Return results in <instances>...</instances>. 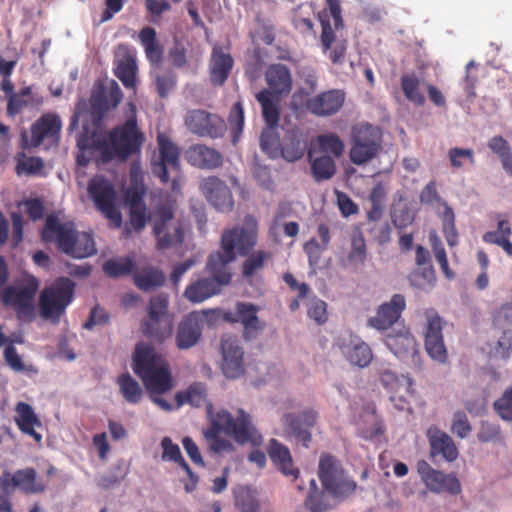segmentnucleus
Here are the masks:
<instances>
[{
    "label": "nucleus",
    "instance_id": "nucleus-1",
    "mask_svg": "<svg viewBox=\"0 0 512 512\" xmlns=\"http://www.w3.org/2000/svg\"><path fill=\"white\" fill-rule=\"evenodd\" d=\"M258 224L254 216L244 218L243 227L226 230L221 237V250L211 253L206 263L210 277L192 281L184 290V297L191 303H202L220 293L224 285L231 282L229 264L236 259V253L246 255L257 243Z\"/></svg>",
    "mask_w": 512,
    "mask_h": 512
},
{
    "label": "nucleus",
    "instance_id": "nucleus-2",
    "mask_svg": "<svg viewBox=\"0 0 512 512\" xmlns=\"http://www.w3.org/2000/svg\"><path fill=\"white\" fill-rule=\"evenodd\" d=\"M132 369L149 394H165L174 387L168 361L149 344L136 345Z\"/></svg>",
    "mask_w": 512,
    "mask_h": 512
},
{
    "label": "nucleus",
    "instance_id": "nucleus-3",
    "mask_svg": "<svg viewBox=\"0 0 512 512\" xmlns=\"http://www.w3.org/2000/svg\"><path fill=\"white\" fill-rule=\"evenodd\" d=\"M254 428L251 417L244 410L239 409L236 418L227 410L218 411L211 419L210 427L204 432L209 443V449L214 453L233 450V445L227 439L219 436L220 432L232 436L240 444L253 439Z\"/></svg>",
    "mask_w": 512,
    "mask_h": 512
},
{
    "label": "nucleus",
    "instance_id": "nucleus-4",
    "mask_svg": "<svg viewBox=\"0 0 512 512\" xmlns=\"http://www.w3.org/2000/svg\"><path fill=\"white\" fill-rule=\"evenodd\" d=\"M130 106L132 114L126 121L114 127L109 132L107 138L101 135L102 147L104 148V163H108L113 159L126 161L141 151L145 142V135L138 126L135 106L133 104H130Z\"/></svg>",
    "mask_w": 512,
    "mask_h": 512
},
{
    "label": "nucleus",
    "instance_id": "nucleus-5",
    "mask_svg": "<svg viewBox=\"0 0 512 512\" xmlns=\"http://www.w3.org/2000/svg\"><path fill=\"white\" fill-rule=\"evenodd\" d=\"M75 284L67 277H60L44 288L39 297L41 317L56 324L72 302Z\"/></svg>",
    "mask_w": 512,
    "mask_h": 512
},
{
    "label": "nucleus",
    "instance_id": "nucleus-6",
    "mask_svg": "<svg viewBox=\"0 0 512 512\" xmlns=\"http://www.w3.org/2000/svg\"><path fill=\"white\" fill-rule=\"evenodd\" d=\"M174 213L175 209L171 203L160 204L153 212V232L158 250L181 245L184 240L183 225L179 219L175 218Z\"/></svg>",
    "mask_w": 512,
    "mask_h": 512
},
{
    "label": "nucleus",
    "instance_id": "nucleus-7",
    "mask_svg": "<svg viewBox=\"0 0 512 512\" xmlns=\"http://www.w3.org/2000/svg\"><path fill=\"white\" fill-rule=\"evenodd\" d=\"M87 191L96 208L109 220L110 225L120 228L122 215L116 204L117 193L113 183L102 175H96L89 180Z\"/></svg>",
    "mask_w": 512,
    "mask_h": 512
},
{
    "label": "nucleus",
    "instance_id": "nucleus-8",
    "mask_svg": "<svg viewBox=\"0 0 512 512\" xmlns=\"http://www.w3.org/2000/svg\"><path fill=\"white\" fill-rule=\"evenodd\" d=\"M318 476L324 489L335 497H348L357 488L356 482L345 475L340 461L330 454L321 455Z\"/></svg>",
    "mask_w": 512,
    "mask_h": 512
},
{
    "label": "nucleus",
    "instance_id": "nucleus-9",
    "mask_svg": "<svg viewBox=\"0 0 512 512\" xmlns=\"http://www.w3.org/2000/svg\"><path fill=\"white\" fill-rule=\"evenodd\" d=\"M168 297L160 294L151 297L147 317L141 323L142 333L157 341H164L172 334L173 324L168 314Z\"/></svg>",
    "mask_w": 512,
    "mask_h": 512
},
{
    "label": "nucleus",
    "instance_id": "nucleus-10",
    "mask_svg": "<svg viewBox=\"0 0 512 512\" xmlns=\"http://www.w3.org/2000/svg\"><path fill=\"white\" fill-rule=\"evenodd\" d=\"M123 99V93L115 80L108 83L97 81L90 96V116L93 128L102 130L106 114L115 109Z\"/></svg>",
    "mask_w": 512,
    "mask_h": 512
},
{
    "label": "nucleus",
    "instance_id": "nucleus-11",
    "mask_svg": "<svg viewBox=\"0 0 512 512\" xmlns=\"http://www.w3.org/2000/svg\"><path fill=\"white\" fill-rule=\"evenodd\" d=\"M39 287L38 280L30 277L24 287L8 286L1 291L0 298L4 306L12 307L19 320H31L34 315V296Z\"/></svg>",
    "mask_w": 512,
    "mask_h": 512
},
{
    "label": "nucleus",
    "instance_id": "nucleus-12",
    "mask_svg": "<svg viewBox=\"0 0 512 512\" xmlns=\"http://www.w3.org/2000/svg\"><path fill=\"white\" fill-rule=\"evenodd\" d=\"M184 123L192 134L211 139L223 137L227 130L223 118L202 109L189 110L185 115Z\"/></svg>",
    "mask_w": 512,
    "mask_h": 512
},
{
    "label": "nucleus",
    "instance_id": "nucleus-13",
    "mask_svg": "<svg viewBox=\"0 0 512 512\" xmlns=\"http://www.w3.org/2000/svg\"><path fill=\"white\" fill-rule=\"evenodd\" d=\"M416 469L421 481L430 492L436 494L447 493L453 496L461 493V483L454 474L437 470L426 460H419Z\"/></svg>",
    "mask_w": 512,
    "mask_h": 512
},
{
    "label": "nucleus",
    "instance_id": "nucleus-14",
    "mask_svg": "<svg viewBox=\"0 0 512 512\" xmlns=\"http://www.w3.org/2000/svg\"><path fill=\"white\" fill-rule=\"evenodd\" d=\"M78 233L73 222L61 223L57 216L49 215L45 220L41 237L45 242H54L59 251L69 255Z\"/></svg>",
    "mask_w": 512,
    "mask_h": 512
},
{
    "label": "nucleus",
    "instance_id": "nucleus-15",
    "mask_svg": "<svg viewBox=\"0 0 512 512\" xmlns=\"http://www.w3.org/2000/svg\"><path fill=\"white\" fill-rule=\"evenodd\" d=\"M18 488L25 494H39L46 490V484L38 479L34 468L19 469L14 473L4 471L0 476V490H9L13 493Z\"/></svg>",
    "mask_w": 512,
    "mask_h": 512
},
{
    "label": "nucleus",
    "instance_id": "nucleus-16",
    "mask_svg": "<svg viewBox=\"0 0 512 512\" xmlns=\"http://www.w3.org/2000/svg\"><path fill=\"white\" fill-rule=\"evenodd\" d=\"M61 128L62 121L57 114H43L31 125V137L29 141L25 140V147L36 148L44 141L49 142L51 145H58Z\"/></svg>",
    "mask_w": 512,
    "mask_h": 512
},
{
    "label": "nucleus",
    "instance_id": "nucleus-17",
    "mask_svg": "<svg viewBox=\"0 0 512 512\" xmlns=\"http://www.w3.org/2000/svg\"><path fill=\"white\" fill-rule=\"evenodd\" d=\"M317 414L313 410L303 411L299 415L287 413L282 418L286 436L308 447L311 442V428L314 427Z\"/></svg>",
    "mask_w": 512,
    "mask_h": 512
},
{
    "label": "nucleus",
    "instance_id": "nucleus-18",
    "mask_svg": "<svg viewBox=\"0 0 512 512\" xmlns=\"http://www.w3.org/2000/svg\"><path fill=\"white\" fill-rule=\"evenodd\" d=\"M346 93L342 89L323 91L307 99L305 107L308 112L318 117H330L343 107Z\"/></svg>",
    "mask_w": 512,
    "mask_h": 512
},
{
    "label": "nucleus",
    "instance_id": "nucleus-19",
    "mask_svg": "<svg viewBox=\"0 0 512 512\" xmlns=\"http://www.w3.org/2000/svg\"><path fill=\"white\" fill-rule=\"evenodd\" d=\"M200 191L206 200L218 211L229 212L234 207L231 190L227 184L217 176L204 178L199 185Z\"/></svg>",
    "mask_w": 512,
    "mask_h": 512
},
{
    "label": "nucleus",
    "instance_id": "nucleus-20",
    "mask_svg": "<svg viewBox=\"0 0 512 512\" xmlns=\"http://www.w3.org/2000/svg\"><path fill=\"white\" fill-rule=\"evenodd\" d=\"M159 147V159L152 162L153 173L160 178L162 183H168V168L179 171L180 169V150L164 134L157 137Z\"/></svg>",
    "mask_w": 512,
    "mask_h": 512
},
{
    "label": "nucleus",
    "instance_id": "nucleus-21",
    "mask_svg": "<svg viewBox=\"0 0 512 512\" xmlns=\"http://www.w3.org/2000/svg\"><path fill=\"white\" fill-rule=\"evenodd\" d=\"M259 310V306L253 303L237 302L235 311L225 312L223 319L229 323H241L244 328V337L250 338L265 328V322L257 316Z\"/></svg>",
    "mask_w": 512,
    "mask_h": 512
},
{
    "label": "nucleus",
    "instance_id": "nucleus-22",
    "mask_svg": "<svg viewBox=\"0 0 512 512\" xmlns=\"http://www.w3.org/2000/svg\"><path fill=\"white\" fill-rule=\"evenodd\" d=\"M78 152L76 154V163L78 166L85 167L97 153L104 163V148L101 141V130L83 125L82 132L77 138Z\"/></svg>",
    "mask_w": 512,
    "mask_h": 512
},
{
    "label": "nucleus",
    "instance_id": "nucleus-23",
    "mask_svg": "<svg viewBox=\"0 0 512 512\" xmlns=\"http://www.w3.org/2000/svg\"><path fill=\"white\" fill-rule=\"evenodd\" d=\"M222 371L227 378L235 379L244 374L243 350L237 339L227 336L221 340Z\"/></svg>",
    "mask_w": 512,
    "mask_h": 512
},
{
    "label": "nucleus",
    "instance_id": "nucleus-24",
    "mask_svg": "<svg viewBox=\"0 0 512 512\" xmlns=\"http://www.w3.org/2000/svg\"><path fill=\"white\" fill-rule=\"evenodd\" d=\"M443 320L434 315L427 319L425 326V349L427 354L439 363L447 360V350L443 341Z\"/></svg>",
    "mask_w": 512,
    "mask_h": 512
},
{
    "label": "nucleus",
    "instance_id": "nucleus-25",
    "mask_svg": "<svg viewBox=\"0 0 512 512\" xmlns=\"http://www.w3.org/2000/svg\"><path fill=\"white\" fill-rule=\"evenodd\" d=\"M405 307V297L394 294L389 302L378 307L376 315L368 320V325L377 330H387L399 320Z\"/></svg>",
    "mask_w": 512,
    "mask_h": 512
},
{
    "label": "nucleus",
    "instance_id": "nucleus-26",
    "mask_svg": "<svg viewBox=\"0 0 512 512\" xmlns=\"http://www.w3.org/2000/svg\"><path fill=\"white\" fill-rule=\"evenodd\" d=\"M189 164L199 169L214 170L222 166L223 155L205 144L191 145L185 152Z\"/></svg>",
    "mask_w": 512,
    "mask_h": 512
},
{
    "label": "nucleus",
    "instance_id": "nucleus-27",
    "mask_svg": "<svg viewBox=\"0 0 512 512\" xmlns=\"http://www.w3.org/2000/svg\"><path fill=\"white\" fill-rule=\"evenodd\" d=\"M267 90L277 97L290 94L293 86V78L290 69L281 63L271 64L265 71Z\"/></svg>",
    "mask_w": 512,
    "mask_h": 512
},
{
    "label": "nucleus",
    "instance_id": "nucleus-28",
    "mask_svg": "<svg viewBox=\"0 0 512 512\" xmlns=\"http://www.w3.org/2000/svg\"><path fill=\"white\" fill-rule=\"evenodd\" d=\"M426 436L432 456L440 455L447 462H453L458 458V448L446 432L440 430L437 426H431L428 428Z\"/></svg>",
    "mask_w": 512,
    "mask_h": 512
},
{
    "label": "nucleus",
    "instance_id": "nucleus-29",
    "mask_svg": "<svg viewBox=\"0 0 512 512\" xmlns=\"http://www.w3.org/2000/svg\"><path fill=\"white\" fill-rule=\"evenodd\" d=\"M201 322L200 315L192 312L179 323L176 332V345L179 349H189L198 343L202 334Z\"/></svg>",
    "mask_w": 512,
    "mask_h": 512
},
{
    "label": "nucleus",
    "instance_id": "nucleus-30",
    "mask_svg": "<svg viewBox=\"0 0 512 512\" xmlns=\"http://www.w3.org/2000/svg\"><path fill=\"white\" fill-rule=\"evenodd\" d=\"M232 56L221 47H214L211 53L209 71L210 81L214 86H222L228 79L233 68Z\"/></svg>",
    "mask_w": 512,
    "mask_h": 512
},
{
    "label": "nucleus",
    "instance_id": "nucleus-31",
    "mask_svg": "<svg viewBox=\"0 0 512 512\" xmlns=\"http://www.w3.org/2000/svg\"><path fill=\"white\" fill-rule=\"evenodd\" d=\"M15 423L18 429L26 435L31 436L36 442L42 440V435L35 428L41 427V421L33 407L26 402H18L15 406Z\"/></svg>",
    "mask_w": 512,
    "mask_h": 512
},
{
    "label": "nucleus",
    "instance_id": "nucleus-32",
    "mask_svg": "<svg viewBox=\"0 0 512 512\" xmlns=\"http://www.w3.org/2000/svg\"><path fill=\"white\" fill-rule=\"evenodd\" d=\"M162 459L164 461H171L178 464L188 475L189 482L185 485L187 492H193L198 483V476L193 472L189 464L183 458L180 448L177 444L173 443L171 438L164 437L161 440Z\"/></svg>",
    "mask_w": 512,
    "mask_h": 512
},
{
    "label": "nucleus",
    "instance_id": "nucleus-33",
    "mask_svg": "<svg viewBox=\"0 0 512 512\" xmlns=\"http://www.w3.org/2000/svg\"><path fill=\"white\" fill-rule=\"evenodd\" d=\"M166 277L161 269L152 265L138 267L133 273L134 285L143 292H150L165 283Z\"/></svg>",
    "mask_w": 512,
    "mask_h": 512
},
{
    "label": "nucleus",
    "instance_id": "nucleus-34",
    "mask_svg": "<svg viewBox=\"0 0 512 512\" xmlns=\"http://www.w3.org/2000/svg\"><path fill=\"white\" fill-rule=\"evenodd\" d=\"M268 455L277 469L285 476H292L293 479L298 477L299 470L294 467L288 447L276 439H271L268 447Z\"/></svg>",
    "mask_w": 512,
    "mask_h": 512
},
{
    "label": "nucleus",
    "instance_id": "nucleus-35",
    "mask_svg": "<svg viewBox=\"0 0 512 512\" xmlns=\"http://www.w3.org/2000/svg\"><path fill=\"white\" fill-rule=\"evenodd\" d=\"M138 66L134 54L126 50L116 61L114 73L126 89L135 90L138 84Z\"/></svg>",
    "mask_w": 512,
    "mask_h": 512
},
{
    "label": "nucleus",
    "instance_id": "nucleus-36",
    "mask_svg": "<svg viewBox=\"0 0 512 512\" xmlns=\"http://www.w3.org/2000/svg\"><path fill=\"white\" fill-rule=\"evenodd\" d=\"M127 198L129 201V225L124 229L125 237H129L131 229L136 232H141L147 223L146 205L142 196L137 193H128Z\"/></svg>",
    "mask_w": 512,
    "mask_h": 512
},
{
    "label": "nucleus",
    "instance_id": "nucleus-37",
    "mask_svg": "<svg viewBox=\"0 0 512 512\" xmlns=\"http://www.w3.org/2000/svg\"><path fill=\"white\" fill-rule=\"evenodd\" d=\"M388 348L399 358L407 359L418 356L417 343L409 332L389 335L386 339Z\"/></svg>",
    "mask_w": 512,
    "mask_h": 512
},
{
    "label": "nucleus",
    "instance_id": "nucleus-38",
    "mask_svg": "<svg viewBox=\"0 0 512 512\" xmlns=\"http://www.w3.org/2000/svg\"><path fill=\"white\" fill-rule=\"evenodd\" d=\"M307 149V137L299 131H290L281 146V155L288 162L301 159Z\"/></svg>",
    "mask_w": 512,
    "mask_h": 512
},
{
    "label": "nucleus",
    "instance_id": "nucleus-39",
    "mask_svg": "<svg viewBox=\"0 0 512 512\" xmlns=\"http://www.w3.org/2000/svg\"><path fill=\"white\" fill-rule=\"evenodd\" d=\"M256 99L261 105L267 127H277L280 119L279 97L272 95L267 89H262L256 94Z\"/></svg>",
    "mask_w": 512,
    "mask_h": 512
},
{
    "label": "nucleus",
    "instance_id": "nucleus-40",
    "mask_svg": "<svg viewBox=\"0 0 512 512\" xmlns=\"http://www.w3.org/2000/svg\"><path fill=\"white\" fill-rule=\"evenodd\" d=\"M139 41L149 62L160 64L163 59V48L157 40L156 30L150 26L142 28L139 32Z\"/></svg>",
    "mask_w": 512,
    "mask_h": 512
},
{
    "label": "nucleus",
    "instance_id": "nucleus-41",
    "mask_svg": "<svg viewBox=\"0 0 512 512\" xmlns=\"http://www.w3.org/2000/svg\"><path fill=\"white\" fill-rule=\"evenodd\" d=\"M119 392L124 400L130 404H138L144 395L141 385L128 372L120 374L116 379Z\"/></svg>",
    "mask_w": 512,
    "mask_h": 512
},
{
    "label": "nucleus",
    "instance_id": "nucleus-42",
    "mask_svg": "<svg viewBox=\"0 0 512 512\" xmlns=\"http://www.w3.org/2000/svg\"><path fill=\"white\" fill-rule=\"evenodd\" d=\"M308 159L311 165V173L315 181L329 180L335 175L336 164L332 157L322 155L313 159L311 152H309Z\"/></svg>",
    "mask_w": 512,
    "mask_h": 512
},
{
    "label": "nucleus",
    "instance_id": "nucleus-43",
    "mask_svg": "<svg viewBox=\"0 0 512 512\" xmlns=\"http://www.w3.org/2000/svg\"><path fill=\"white\" fill-rule=\"evenodd\" d=\"M401 89L406 99L414 105L421 107L426 99L420 91V81L415 73H406L401 76Z\"/></svg>",
    "mask_w": 512,
    "mask_h": 512
},
{
    "label": "nucleus",
    "instance_id": "nucleus-44",
    "mask_svg": "<svg viewBox=\"0 0 512 512\" xmlns=\"http://www.w3.org/2000/svg\"><path fill=\"white\" fill-rule=\"evenodd\" d=\"M134 256L109 259L103 263L104 273L111 278H119L134 273Z\"/></svg>",
    "mask_w": 512,
    "mask_h": 512
},
{
    "label": "nucleus",
    "instance_id": "nucleus-45",
    "mask_svg": "<svg viewBox=\"0 0 512 512\" xmlns=\"http://www.w3.org/2000/svg\"><path fill=\"white\" fill-rule=\"evenodd\" d=\"M251 251L252 249L248 253ZM245 256L248 257L242 264V275L244 278H252L265 267L266 263L272 259L273 254L270 251L257 250Z\"/></svg>",
    "mask_w": 512,
    "mask_h": 512
},
{
    "label": "nucleus",
    "instance_id": "nucleus-46",
    "mask_svg": "<svg viewBox=\"0 0 512 512\" xmlns=\"http://www.w3.org/2000/svg\"><path fill=\"white\" fill-rule=\"evenodd\" d=\"M205 399V386L199 382L191 384L186 390L177 392L175 395L177 407H181L184 404L200 407L205 402Z\"/></svg>",
    "mask_w": 512,
    "mask_h": 512
},
{
    "label": "nucleus",
    "instance_id": "nucleus-47",
    "mask_svg": "<svg viewBox=\"0 0 512 512\" xmlns=\"http://www.w3.org/2000/svg\"><path fill=\"white\" fill-rule=\"evenodd\" d=\"M344 354L347 360L355 366L367 367L373 358L371 348L364 342H357L345 347Z\"/></svg>",
    "mask_w": 512,
    "mask_h": 512
},
{
    "label": "nucleus",
    "instance_id": "nucleus-48",
    "mask_svg": "<svg viewBox=\"0 0 512 512\" xmlns=\"http://www.w3.org/2000/svg\"><path fill=\"white\" fill-rule=\"evenodd\" d=\"M408 279L411 286L428 290L436 283V273L432 265L417 267L409 274Z\"/></svg>",
    "mask_w": 512,
    "mask_h": 512
},
{
    "label": "nucleus",
    "instance_id": "nucleus-49",
    "mask_svg": "<svg viewBox=\"0 0 512 512\" xmlns=\"http://www.w3.org/2000/svg\"><path fill=\"white\" fill-rule=\"evenodd\" d=\"M96 253L93 236L87 232H79L72 244L69 256L73 258H86Z\"/></svg>",
    "mask_w": 512,
    "mask_h": 512
},
{
    "label": "nucleus",
    "instance_id": "nucleus-50",
    "mask_svg": "<svg viewBox=\"0 0 512 512\" xmlns=\"http://www.w3.org/2000/svg\"><path fill=\"white\" fill-rule=\"evenodd\" d=\"M429 242L434 253V256L437 262L440 265V268L443 274L448 278L452 279L454 277V272L450 269L447 259V254L444 248V245L439 238L438 234L435 231L430 232L429 234Z\"/></svg>",
    "mask_w": 512,
    "mask_h": 512
},
{
    "label": "nucleus",
    "instance_id": "nucleus-51",
    "mask_svg": "<svg viewBox=\"0 0 512 512\" xmlns=\"http://www.w3.org/2000/svg\"><path fill=\"white\" fill-rule=\"evenodd\" d=\"M443 206L444 211L441 216L443 233L447 241V244L450 247H454L458 243V232L455 226L454 211L446 202H443Z\"/></svg>",
    "mask_w": 512,
    "mask_h": 512
},
{
    "label": "nucleus",
    "instance_id": "nucleus-52",
    "mask_svg": "<svg viewBox=\"0 0 512 512\" xmlns=\"http://www.w3.org/2000/svg\"><path fill=\"white\" fill-rule=\"evenodd\" d=\"M353 141L369 145L375 148H380L381 139L379 130L371 124H362L354 128Z\"/></svg>",
    "mask_w": 512,
    "mask_h": 512
},
{
    "label": "nucleus",
    "instance_id": "nucleus-53",
    "mask_svg": "<svg viewBox=\"0 0 512 512\" xmlns=\"http://www.w3.org/2000/svg\"><path fill=\"white\" fill-rule=\"evenodd\" d=\"M477 439L481 443H498L501 442L502 429L499 424L482 420L477 432Z\"/></svg>",
    "mask_w": 512,
    "mask_h": 512
},
{
    "label": "nucleus",
    "instance_id": "nucleus-54",
    "mask_svg": "<svg viewBox=\"0 0 512 512\" xmlns=\"http://www.w3.org/2000/svg\"><path fill=\"white\" fill-rule=\"evenodd\" d=\"M244 108L241 101L233 104L228 115V124L232 132V141L235 143L242 133L244 126Z\"/></svg>",
    "mask_w": 512,
    "mask_h": 512
},
{
    "label": "nucleus",
    "instance_id": "nucleus-55",
    "mask_svg": "<svg viewBox=\"0 0 512 512\" xmlns=\"http://www.w3.org/2000/svg\"><path fill=\"white\" fill-rule=\"evenodd\" d=\"M450 431L460 439H465L471 434L472 425L464 411L457 410L453 413Z\"/></svg>",
    "mask_w": 512,
    "mask_h": 512
},
{
    "label": "nucleus",
    "instance_id": "nucleus-56",
    "mask_svg": "<svg viewBox=\"0 0 512 512\" xmlns=\"http://www.w3.org/2000/svg\"><path fill=\"white\" fill-rule=\"evenodd\" d=\"M378 148L363 144L357 141H353V145L350 150V160L357 165L364 164L374 158L378 152Z\"/></svg>",
    "mask_w": 512,
    "mask_h": 512
},
{
    "label": "nucleus",
    "instance_id": "nucleus-57",
    "mask_svg": "<svg viewBox=\"0 0 512 512\" xmlns=\"http://www.w3.org/2000/svg\"><path fill=\"white\" fill-rule=\"evenodd\" d=\"M493 409L503 421L512 422V386L494 401Z\"/></svg>",
    "mask_w": 512,
    "mask_h": 512
},
{
    "label": "nucleus",
    "instance_id": "nucleus-58",
    "mask_svg": "<svg viewBox=\"0 0 512 512\" xmlns=\"http://www.w3.org/2000/svg\"><path fill=\"white\" fill-rule=\"evenodd\" d=\"M276 127H266L260 136V147L263 152L270 157H275L278 153L280 141L275 130Z\"/></svg>",
    "mask_w": 512,
    "mask_h": 512
},
{
    "label": "nucleus",
    "instance_id": "nucleus-59",
    "mask_svg": "<svg viewBox=\"0 0 512 512\" xmlns=\"http://www.w3.org/2000/svg\"><path fill=\"white\" fill-rule=\"evenodd\" d=\"M448 158L451 166L455 169L464 167L466 162L470 165L475 164L474 151L470 148H451L448 151Z\"/></svg>",
    "mask_w": 512,
    "mask_h": 512
},
{
    "label": "nucleus",
    "instance_id": "nucleus-60",
    "mask_svg": "<svg viewBox=\"0 0 512 512\" xmlns=\"http://www.w3.org/2000/svg\"><path fill=\"white\" fill-rule=\"evenodd\" d=\"M318 144L323 152L331 153L335 157L341 156L344 151V143L335 134L318 136Z\"/></svg>",
    "mask_w": 512,
    "mask_h": 512
},
{
    "label": "nucleus",
    "instance_id": "nucleus-61",
    "mask_svg": "<svg viewBox=\"0 0 512 512\" xmlns=\"http://www.w3.org/2000/svg\"><path fill=\"white\" fill-rule=\"evenodd\" d=\"M144 5L148 21L155 24L159 23L163 13L171 10V5L166 0H144Z\"/></svg>",
    "mask_w": 512,
    "mask_h": 512
},
{
    "label": "nucleus",
    "instance_id": "nucleus-62",
    "mask_svg": "<svg viewBox=\"0 0 512 512\" xmlns=\"http://www.w3.org/2000/svg\"><path fill=\"white\" fill-rule=\"evenodd\" d=\"M305 507L310 512H326L330 506L323 491L311 490L305 499Z\"/></svg>",
    "mask_w": 512,
    "mask_h": 512
},
{
    "label": "nucleus",
    "instance_id": "nucleus-63",
    "mask_svg": "<svg viewBox=\"0 0 512 512\" xmlns=\"http://www.w3.org/2000/svg\"><path fill=\"white\" fill-rule=\"evenodd\" d=\"M177 77L173 71H167L157 75L155 84L160 97H166L168 93L176 86Z\"/></svg>",
    "mask_w": 512,
    "mask_h": 512
},
{
    "label": "nucleus",
    "instance_id": "nucleus-64",
    "mask_svg": "<svg viewBox=\"0 0 512 512\" xmlns=\"http://www.w3.org/2000/svg\"><path fill=\"white\" fill-rule=\"evenodd\" d=\"M309 318L313 319L317 324H324L327 319V304L325 301L316 299L310 302L307 310Z\"/></svg>",
    "mask_w": 512,
    "mask_h": 512
}]
</instances>
